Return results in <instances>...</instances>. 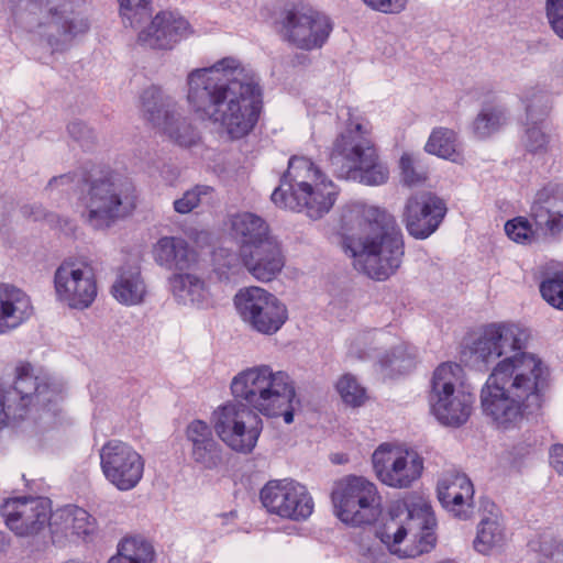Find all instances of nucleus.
<instances>
[{"label": "nucleus", "mask_w": 563, "mask_h": 563, "mask_svg": "<svg viewBox=\"0 0 563 563\" xmlns=\"http://www.w3.org/2000/svg\"><path fill=\"white\" fill-rule=\"evenodd\" d=\"M529 334L512 323H490L473 342L472 353L488 364L499 360L481 388L483 415L498 430L520 428L541 406L550 369L536 354L522 351Z\"/></svg>", "instance_id": "1"}, {"label": "nucleus", "mask_w": 563, "mask_h": 563, "mask_svg": "<svg viewBox=\"0 0 563 563\" xmlns=\"http://www.w3.org/2000/svg\"><path fill=\"white\" fill-rule=\"evenodd\" d=\"M187 102L202 120L219 124L239 140L256 126L263 110L258 76L235 57H223L187 76Z\"/></svg>", "instance_id": "2"}, {"label": "nucleus", "mask_w": 563, "mask_h": 563, "mask_svg": "<svg viewBox=\"0 0 563 563\" xmlns=\"http://www.w3.org/2000/svg\"><path fill=\"white\" fill-rule=\"evenodd\" d=\"M88 186L81 197L82 217L96 230L110 228L117 220L130 216L136 208L137 195L133 183L111 170L108 166H92L80 174L53 177L48 187L58 185Z\"/></svg>", "instance_id": "3"}, {"label": "nucleus", "mask_w": 563, "mask_h": 563, "mask_svg": "<svg viewBox=\"0 0 563 563\" xmlns=\"http://www.w3.org/2000/svg\"><path fill=\"white\" fill-rule=\"evenodd\" d=\"M372 131L368 120L349 109L344 128L333 141L329 154V166L335 177L357 180L366 186L387 183L389 169L379 157Z\"/></svg>", "instance_id": "4"}, {"label": "nucleus", "mask_w": 563, "mask_h": 563, "mask_svg": "<svg viewBox=\"0 0 563 563\" xmlns=\"http://www.w3.org/2000/svg\"><path fill=\"white\" fill-rule=\"evenodd\" d=\"M13 385L0 390V428L34 416L43 429L57 424L60 393L45 375H37L27 362L15 366Z\"/></svg>", "instance_id": "5"}, {"label": "nucleus", "mask_w": 563, "mask_h": 563, "mask_svg": "<svg viewBox=\"0 0 563 563\" xmlns=\"http://www.w3.org/2000/svg\"><path fill=\"white\" fill-rule=\"evenodd\" d=\"M367 220L365 235L351 240L347 249L354 258V267L376 280H385L400 266L404 256V239L396 219L376 207L364 211Z\"/></svg>", "instance_id": "6"}, {"label": "nucleus", "mask_w": 563, "mask_h": 563, "mask_svg": "<svg viewBox=\"0 0 563 563\" xmlns=\"http://www.w3.org/2000/svg\"><path fill=\"white\" fill-rule=\"evenodd\" d=\"M231 391L236 400L263 416H282L286 423L294 421L296 390L289 375L283 371L274 372L268 365L246 368L235 375L231 382Z\"/></svg>", "instance_id": "7"}, {"label": "nucleus", "mask_w": 563, "mask_h": 563, "mask_svg": "<svg viewBox=\"0 0 563 563\" xmlns=\"http://www.w3.org/2000/svg\"><path fill=\"white\" fill-rule=\"evenodd\" d=\"M19 5L37 11V20L30 23V32L52 53L67 51L73 41L86 34L90 21L81 0H15Z\"/></svg>", "instance_id": "8"}, {"label": "nucleus", "mask_w": 563, "mask_h": 563, "mask_svg": "<svg viewBox=\"0 0 563 563\" xmlns=\"http://www.w3.org/2000/svg\"><path fill=\"white\" fill-rule=\"evenodd\" d=\"M475 395L465 383L464 368L453 362L440 364L433 372L429 404L437 420L448 427L465 424L474 409Z\"/></svg>", "instance_id": "9"}, {"label": "nucleus", "mask_w": 563, "mask_h": 563, "mask_svg": "<svg viewBox=\"0 0 563 563\" xmlns=\"http://www.w3.org/2000/svg\"><path fill=\"white\" fill-rule=\"evenodd\" d=\"M434 521L432 508L426 500L407 507L406 521L394 516L377 532L390 552L400 558H415L429 552L435 545V536L428 528Z\"/></svg>", "instance_id": "10"}, {"label": "nucleus", "mask_w": 563, "mask_h": 563, "mask_svg": "<svg viewBox=\"0 0 563 563\" xmlns=\"http://www.w3.org/2000/svg\"><path fill=\"white\" fill-rule=\"evenodd\" d=\"M331 498L335 516L349 526L372 525L380 514V496L376 485L361 476L339 481Z\"/></svg>", "instance_id": "11"}, {"label": "nucleus", "mask_w": 563, "mask_h": 563, "mask_svg": "<svg viewBox=\"0 0 563 563\" xmlns=\"http://www.w3.org/2000/svg\"><path fill=\"white\" fill-rule=\"evenodd\" d=\"M276 27L283 41L310 52L327 43L333 23L328 15L311 7L295 4L279 13Z\"/></svg>", "instance_id": "12"}, {"label": "nucleus", "mask_w": 563, "mask_h": 563, "mask_svg": "<svg viewBox=\"0 0 563 563\" xmlns=\"http://www.w3.org/2000/svg\"><path fill=\"white\" fill-rule=\"evenodd\" d=\"M213 428L232 451L250 454L263 431V421L253 409L239 401H229L213 412Z\"/></svg>", "instance_id": "13"}, {"label": "nucleus", "mask_w": 563, "mask_h": 563, "mask_svg": "<svg viewBox=\"0 0 563 563\" xmlns=\"http://www.w3.org/2000/svg\"><path fill=\"white\" fill-rule=\"evenodd\" d=\"M234 305L241 319L261 334H275L288 320L286 305L261 287L240 289Z\"/></svg>", "instance_id": "14"}, {"label": "nucleus", "mask_w": 563, "mask_h": 563, "mask_svg": "<svg viewBox=\"0 0 563 563\" xmlns=\"http://www.w3.org/2000/svg\"><path fill=\"white\" fill-rule=\"evenodd\" d=\"M141 114L153 128L166 134L179 146L190 147L200 136L197 129L170 106L158 87L146 88L141 95Z\"/></svg>", "instance_id": "15"}, {"label": "nucleus", "mask_w": 563, "mask_h": 563, "mask_svg": "<svg viewBox=\"0 0 563 563\" xmlns=\"http://www.w3.org/2000/svg\"><path fill=\"white\" fill-rule=\"evenodd\" d=\"M99 456L104 478L118 490H132L142 481L145 461L131 444L109 440L101 446Z\"/></svg>", "instance_id": "16"}, {"label": "nucleus", "mask_w": 563, "mask_h": 563, "mask_svg": "<svg viewBox=\"0 0 563 563\" xmlns=\"http://www.w3.org/2000/svg\"><path fill=\"white\" fill-rule=\"evenodd\" d=\"M373 468L384 485L393 488H409L423 471V459L412 450L380 444L372 455Z\"/></svg>", "instance_id": "17"}, {"label": "nucleus", "mask_w": 563, "mask_h": 563, "mask_svg": "<svg viewBox=\"0 0 563 563\" xmlns=\"http://www.w3.org/2000/svg\"><path fill=\"white\" fill-rule=\"evenodd\" d=\"M260 499L269 514L295 521L309 518L314 506L307 488L292 479L269 481L261 489Z\"/></svg>", "instance_id": "18"}, {"label": "nucleus", "mask_w": 563, "mask_h": 563, "mask_svg": "<svg viewBox=\"0 0 563 563\" xmlns=\"http://www.w3.org/2000/svg\"><path fill=\"white\" fill-rule=\"evenodd\" d=\"M54 287L58 300L73 309H86L97 297L95 274L84 262H63L55 272Z\"/></svg>", "instance_id": "19"}, {"label": "nucleus", "mask_w": 563, "mask_h": 563, "mask_svg": "<svg viewBox=\"0 0 563 563\" xmlns=\"http://www.w3.org/2000/svg\"><path fill=\"white\" fill-rule=\"evenodd\" d=\"M338 194V188L333 181L324 177L300 191L290 194H287L284 188L277 187L271 199L279 208L305 212L310 219L318 220L332 209Z\"/></svg>", "instance_id": "20"}, {"label": "nucleus", "mask_w": 563, "mask_h": 563, "mask_svg": "<svg viewBox=\"0 0 563 563\" xmlns=\"http://www.w3.org/2000/svg\"><path fill=\"white\" fill-rule=\"evenodd\" d=\"M52 512L51 500L45 497L9 498L0 507L7 527L20 537L34 536L49 528Z\"/></svg>", "instance_id": "21"}, {"label": "nucleus", "mask_w": 563, "mask_h": 563, "mask_svg": "<svg viewBox=\"0 0 563 563\" xmlns=\"http://www.w3.org/2000/svg\"><path fill=\"white\" fill-rule=\"evenodd\" d=\"M446 211L443 199L433 192L422 191L407 199L402 221L409 235L424 240L438 230Z\"/></svg>", "instance_id": "22"}, {"label": "nucleus", "mask_w": 563, "mask_h": 563, "mask_svg": "<svg viewBox=\"0 0 563 563\" xmlns=\"http://www.w3.org/2000/svg\"><path fill=\"white\" fill-rule=\"evenodd\" d=\"M137 33V43L146 48L172 49L194 32L184 16L172 11L158 12Z\"/></svg>", "instance_id": "23"}, {"label": "nucleus", "mask_w": 563, "mask_h": 563, "mask_svg": "<svg viewBox=\"0 0 563 563\" xmlns=\"http://www.w3.org/2000/svg\"><path fill=\"white\" fill-rule=\"evenodd\" d=\"M49 531L53 543L60 544L71 537L85 540L93 537L98 531V523L86 509L67 505L52 512Z\"/></svg>", "instance_id": "24"}, {"label": "nucleus", "mask_w": 563, "mask_h": 563, "mask_svg": "<svg viewBox=\"0 0 563 563\" xmlns=\"http://www.w3.org/2000/svg\"><path fill=\"white\" fill-rule=\"evenodd\" d=\"M186 439L190 444V459L197 468L212 471L223 465V449L207 422L191 421L186 429Z\"/></svg>", "instance_id": "25"}, {"label": "nucleus", "mask_w": 563, "mask_h": 563, "mask_svg": "<svg viewBox=\"0 0 563 563\" xmlns=\"http://www.w3.org/2000/svg\"><path fill=\"white\" fill-rule=\"evenodd\" d=\"M438 498L445 510L460 519H467L474 510V486L462 473L449 472L438 483Z\"/></svg>", "instance_id": "26"}, {"label": "nucleus", "mask_w": 563, "mask_h": 563, "mask_svg": "<svg viewBox=\"0 0 563 563\" xmlns=\"http://www.w3.org/2000/svg\"><path fill=\"white\" fill-rule=\"evenodd\" d=\"M523 101L526 103L528 126L526 130V148L532 154L547 153L550 139L543 132V123L551 110L550 98L545 92L532 89L525 96Z\"/></svg>", "instance_id": "27"}, {"label": "nucleus", "mask_w": 563, "mask_h": 563, "mask_svg": "<svg viewBox=\"0 0 563 563\" xmlns=\"http://www.w3.org/2000/svg\"><path fill=\"white\" fill-rule=\"evenodd\" d=\"M240 255L252 276L261 282L274 279L285 265L280 244L275 238L264 240L252 249L246 246Z\"/></svg>", "instance_id": "28"}, {"label": "nucleus", "mask_w": 563, "mask_h": 563, "mask_svg": "<svg viewBox=\"0 0 563 563\" xmlns=\"http://www.w3.org/2000/svg\"><path fill=\"white\" fill-rule=\"evenodd\" d=\"M530 216L540 235L555 238L563 232V209L555 187L545 186L537 192Z\"/></svg>", "instance_id": "29"}, {"label": "nucleus", "mask_w": 563, "mask_h": 563, "mask_svg": "<svg viewBox=\"0 0 563 563\" xmlns=\"http://www.w3.org/2000/svg\"><path fill=\"white\" fill-rule=\"evenodd\" d=\"M32 314L29 295L14 285L0 283V334L16 329Z\"/></svg>", "instance_id": "30"}, {"label": "nucleus", "mask_w": 563, "mask_h": 563, "mask_svg": "<svg viewBox=\"0 0 563 563\" xmlns=\"http://www.w3.org/2000/svg\"><path fill=\"white\" fill-rule=\"evenodd\" d=\"M153 258L167 269L185 271L198 262L197 252L180 236H163L152 249Z\"/></svg>", "instance_id": "31"}, {"label": "nucleus", "mask_w": 563, "mask_h": 563, "mask_svg": "<svg viewBox=\"0 0 563 563\" xmlns=\"http://www.w3.org/2000/svg\"><path fill=\"white\" fill-rule=\"evenodd\" d=\"M231 227L233 235L241 244L240 254L246 246L252 249L264 240L273 238L265 220L251 212L235 214L231 220Z\"/></svg>", "instance_id": "32"}, {"label": "nucleus", "mask_w": 563, "mask_h": 563, "mask_svg": "<svg viewBox=\"0 0 563 563\" xmlns=\"http://www.w3.org/2000/svg\"><path fill=\"white\" fill-rule=\"evenodd\" d=\"M111 292L122 305L136 306L142 303L147 290L140 267L122 268L112 285Z\"/></svg>", "instance_id": "33"}, {"label": "nucleus", "mask_w": 563, "mask_h": 563, "mask_svg": "<svg viewBox=\"0 0 563 563\" xmlns=\"http://www.w3.org/2000/svg\"><path fill=\"white\" fill-rule=\"evenodd\" d=\"M489 516L483 517L477 527L473 542L474 549L482 554H488L493 549L501 547L506 541L505 526L495 504L486 506Z\"/></svg>", "instance_id": "34"}, {"label": "nucleus", "mask_w": 563, "mask_h": 563, "mask_svg": "<svg viewBox=\"0 0 563 563\" xmlns=\"http://www.w3.org/2000/svg\"><path fill=\"white\" fill-rule=\"evenodd\" d=\"M169 287L174 296L183 303H192L203 308L210 303V294L206 283L198 276L177 273L169 277Z\"/></svg>", "instance_id": "35"}, {"label": "nucleus", "mask_w": 563, "mask_h": 563, "mask_svg": "<svg viewBox=\"0 0 563 563\" xmlns=\"http://www.w3.org/2000/svg\"><path fill=\"white\" fill-rule=\"evenodd\" d=\"M320 168L308 157L294 155L288 161V168L282 178V185L288 186L287 194L300 191L302 188L324 178Z\"/></svg>", "instance_id": "36"}, {"label": "nucleus", "mask_w": 563, "mask_h": 563, "mask_svg": "<svg viewBox=\"0 0 563 563\" xmlns=\"http://www.w3.org/2000/svg\"><path fill=\"white\" fill-rule=\"evenodd\" d=\"M424 151L429 154L437 155L454 163L463 159L462 154L457 148L455 132L446 128H437L431 132L424 145Z\"/></svg>", "instance_id": "37"}, {"label": "nucleus", "mask_w": 563, "mask_h": 563, "mask_svg": "<svg viewBox=\"0 0 563 563\" xmlns=\"http://www.w3.org/2000/svg\"><path fill=\"white\" fill-rule=\"evenodd\" d=\"M119 14L124 27L141 29L152 18L151 0H118Z\"/></svg>", "instance_id": "38"}, {"label": "nucleus", "mask_w": 563, "mask_h": 563, "mask_svg": "<svg viewBox=\"0 0 563 563\" xmlns=\"http://www.w3.org/2000/svg\"><path fill=\"white\" fill-rule=\"evenodd\" d=\"M129 563H152L154 549L150 542L142 538H124L118 545V553L112 556Z\"/></svg>", "instance_id": "39"}, {"label": "nucleus", "mask_w": 563, "mask_h": 563, "mask_svg": "<svg viewBox=\"0 0 563 563\" xmlns=\"http://www.w3.org/2000/svg\"><path fill=\"white\" fill-rule=\"evenodd\" d=\"M382 371H386L387 376L393 377L409 372L415 365V355L409 351V346L400 342L395 345L391 356L386 353L378 358Z\"/></svg>", "instance_id": "40"}, {"label": "nucleus", "mask_w": 563, "mask_h": 563, "mask_svg": "<svg viewBox=\"0 0 563 563\" xmlns=\"http://www.w3.org/2000/svg\"><path fill=\"white\" fill-rule=\"evenodd\" d=\"M504 123V111L499 107L486 104L474 120L473 130L477 137L485 139L497 132Z\"/></svg>", "instance_id": "41"}, {"label": "nucleus", "mask_w": 563, "mask_h": 563, "mask_svg": "<svg viewBox=\"0 0 563 563\" xmlns=\"http://www.w3.org/2000/svg\"><path fill=\"white\" fill-rule=\"evenodd\" d=\"M504 229L506 235L518 244L531 245L540 240L538 229L523 216L508 220Z\"/></svg>", "instance_id": "42"}, {"label": "nucleus", "mask_w": 563, "mask_h": 563, "mask_svg": "<svg viewBox=\"0 0 563 563\" xmlns=\"http://www.w3.org/2000/svg\"><path fill=\"white\" fill-rule=\"evenodd\" d=\"M401 180L407 186H416L428 178V169L421 163L420 156L412 153H404L399 159Z\"/></svg>", "instance_id": "43"}, {"label": "nucleus", "mask_w": 563, "mask_h": 563, "mask_svg": "<svg viewBox=\"0 0 563 563\" xmlns=\"http://www.w3.org/2000/svg\"><path fill=\"white\" fill-rule=\"evenodd\" d=\"M336 390L342 400L351 406L358 407L364 404L366 399L365 388L362 387L356 378L350 374L343 375L336 383Z\"/></svg>", "instance_id": "44"}, {"label": "nucleus", "mask_w": 563, "mask_h": 563, "mask_svg": "<svg viewBox=\"0 0 563 563\" xmlns=\"http://www.w3.org/2000/svg\"><path fill=\"white\" fill-rule=\"evenodd\" d=\"M542 298L553 308L563 310V273H555L540 284Z\"/></svg>", "instance_id": "45"}, {"label": "nucleus", "mask_w": 563, "mask_h": 563, "mask_svg": "<svg viewBox=\"0 0 563 563\" xmlns=\"http://www.w3.org/2000/svg\"><path fill=\"white\" fill-rule=\"evenodd\" d=\"M213 191L212 187L199 185L187 190L184 196L174 201L176 212L185 214L194 210L200 202L201 196H207Z\"/></svg>", "instance_id": "46"}, {"label": "nucleus", "mask_w": 563, "mask_h": 563, "mask_svg": "<svg viewBox=\"0 0 563 563\" xmlns=\"http://www.w3.org/2000/svg\"><path fill=\"white\" fill-rule=\"evenodd\" d=\"M547 15L553 31L563 38V0H547Z\"/></svg>", "instance_id": "47"}, {"label": "nucleus", "mask_w": 563, "mask_h": 563, "mask_svg": "<svg viewBox=\"0 0 563 563\" xmlns=\"http://www.w3.org/2000/svg\"><path fill=\"white\" fill-rule=\"evenodd\" d=\"M372 10L386 13L397 14L401 12L407 4V0H362Z\"/></svg>", "instance_id": "48"}, {"label": "nucleus", "mask_w": 563, "mask_h": 563, "mask_svg": "<svg viewBox=\"0 0 563 563\" xmlns=\"http://www.w3.org/2000/svg\"><path fill=\"white\" fill-rule=\"evenodd\" d=\"M550 465L563 477V444L558 443L550 449Z\"/></svg>", "instance_id": "49"}, {"label": "nucleus", "mask_w": 563, "mask_h": 563, "mask_svg": "<svg viewBox=\"0 0 563 563\" xmlns=\"http://www.w3.org/2000/svg\"><path fill=\"white\" fill-rule=\"evenodd\" d=\"M67 129L69 134L79 142L90 135V130L81 122H71Z\"/></svg>", "instance_id": "50"}, {"label": "nucleus", "mask_w": 563, "mask_h": 563, "mask_svg": "<svg viewBox=\"0 0 563 563\" xmlns=\"http://www.w3.org/2000/svg\"><path fill=\"white\" fill-rule=\"evenodd\" d=\"M21 212L25 218L33 219L35 221L42 220L46 217L44 210L40 206H23Z\"/></svg>", "instance_id": "51"}, {"label": "nucleus", "mask_w": 563, "mask_h": 563, "mask_svg": "<svg viewBox=\"0 0 563 563\" xmlns=\"http://www.w3.org/2000/svg\"><path fill=\"white\" fill-rule=\"evenodd\" d=\"M10 547V538L3 531H0V554H3L8 551Z\"/></svg>", "instance_id": "52"}, {"label": "nucleus", "mask_w": 563, "mask_h": 563, "mask_svg": "<svg viewBox=\"0 0 563 563\" xmlns=\"http://www.w3.org/2000/svg\"><path fill=\"white\" fill-rule=\"evenodd\" d=\"M350 353L353 354V355H356L358 358H364L366 356L364 354H357V352L354 350L353 345L350 349Z\"/></svg>", "instance_id": "53"}]
</instances>
